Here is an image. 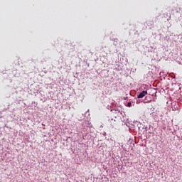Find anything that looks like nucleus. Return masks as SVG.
Returning <instances> with one entry per match:
<instances>
[{"label": "nucleus", "instance_id": "f257e3e1", "mask_svg": "<svg viewBox=\"0 0 182 182\" xmlns=\"http://www.w3.org/2000/svg\"><path fill=\"white\" fill-rule=\"evenodd\" d=\"M146 95H147V91H142L141 92L139 93V95H138L137 98L143 99V97H144Z\"/></svg>", "mask_w": 182, "mask_h": 182}, {"label": "nucleus", "instance_id": "f03ea898", "mask_svg": "<svg viewBox=\"0 0 182 182\" xmlns=\"http://www.w3.org/2000/svg\"><path fill=\"white\" fill-rule=\"evenodd\" d=\"M111 127H114V126H116V120H113V119H111Z\"/></svg>", "mask_w": 182, "mask_h": 182}, {"label": "nucleus", "instance_id": "7ed1b4c3", "mask_svg": "<svg viewBox=\"0 0 182 182\" xmlns=\"http://www.w3.org/2000/svg\"><path fill=\"white\" fill-rule=\"evenodd\" d=\"M127 106H128V107H132V102H128Z\"/></svg>", "mask_w": 182, "mask_h": 182}]
</instances>
